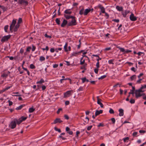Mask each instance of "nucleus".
Masks as SVG:
<instances>
[{
    "label": "nucleus",
    "instance_id": "54",
    "mask_svg": "<svg viewBox=\"0 0 146 146\" xmlns=\"http://www.w3.org/2000/svg\"><path fill=\"white\" fill-rule=\"evenodd\" d=\"M44 36L46 37H47V38H51V36H49V35H48L47 34H45V35H44Z\"/></svg>",
    "mask_w": 146,
    "mask_h": 146
},
{
    "label": "nucleus",
    "instance_id": "50",
    "mask_svg": "<svg viewBox=\"0 0 146 146\" xmlns=\"http://www.w3.org/2000/svg\"><path fill=\"white\" fill-rule=\"evenodd\" d=\"M132 51L131 50H125V54L128 53H129L131 52Z\"/></svg>",
    "mask_w": 146,
    "mask_h": 146
},
{
    "label": "nucleus",
    "instance_id": "63",
    "mask_svg": "<svg viewBox=\"0 0 146 146\" xmlns=\"http://www.w3.org/2000/svg\"><path fill=\"white\" fill-rule=\"evenodd\" d=\"M142 80V79H139V80L137 81V83L138 84H140L141 83V81Z\"/></svg>",
    "mask_w": 146,
    "mask_h": 146
},
{
    "label": "nucleus",
    "instance_id": "29",
    "mask_svg": "<svg viewBox=\"0 0 146 146\" xmlns=\"http://www.w3.org/2000/svg\"><path fill=\"white\" fill-rule=\"evenodd\" d=\"M65 80H67V82L69 83L70 84H71V79L69 78H64V81Z\"/></svg>",
    "mask_w": 146,
    "mask_h": 146
},
{
    "label": "nucleus",
    "instance_id": "51",
    "mask_svg": "<svg viewBox=\"0 0 146 146\" xmlns=\"http://www.w3.org/2000/svg\"><path fill=\"white\" fill-rule=\"evenodd\" d=\"M111 121H112V123L113 124H114L115 123V119L114 118H111Z\"/></svg>",
    "mask_w": 146,
    "mask_h": 146
},
{
    "label": "nucleus",
    "instance_id": "26",
    "mask_svg": "<svg viewBox=\"0 0 146 146\" xmlns=\"http://www.w3.org/2000/svg\"><path fill=\"white\" fill-rule=\"evenodd\" d=\"M84 8H82L80 11L79 12V14L82 15L83 14H84Z\"/></svg>",
    "mask_w": 146,
    "mask_h": 146
},
{
    "label": "nucleus",
    "instance_id": "1",
    "mask_svg": "<svg viewBox=\"0 0 146 146\" xmlns=\"http://www.w3.org/2000/svg\"><path fill=\"white\" fill-rule=\"evenodd\" d=\"M22 22V18H19L17 24L14 27L16 23V20L13 19L12 22V24L11 25L10 27V30L11 32H13V29L14 32H16L17 31L18 28L20 26V24Z\"/></svg>",
    "mask_w": 146,
    "mask_h": 146
},
{
    "label": "nucleus",
    "instance_id": "19",
    "mask_svg": "<svg viewBox=\"0 0 146 146\" xmlns=\"http://www.w3.org/2000/svg\"><path fill=\"white\" fill-rule=\"evenodd\" d=\"M64 17H65L66 19H72V18H73L74 16L64 15Z\"/></svg>",
    "mask_w": 146,
    "mask_h": 146
},
{
    "label": "nucleus",
    "instance_id": "8",
    "mask_svg": "<svg viewBox=\"0 0 146 146\" xmlns=\"http://www.w3.org/2000/svg\"><path fill=\"white\" fill-rule=\"evenodd\" d=\"M137 17H135L133 13H131L129 19L132 21H135L137 20Z\"/></svg>",
    "mask_w": 146,
    "mask_h": 146
},
{
    "label": "nucleus",
    "instance_id": "47",
    "mask_svg": "<svg viewBox=\"0 0 146 146\" xmlns=\"http://www.w3.org/2000/svg\"><path fill=\"white\" fill-rule=\"evenodd\" d=\"M137 132H133V136L135 137H137Z\"/></svg>",
    "mask_w": 146,
    "mask_h": 146
},
{
    "label": "nucleus",
    "instance_id": "33",
    "mask_svg": "<svg viewBox=\"0 0 146 146\" xmlns=\"http://www.w3.org/2000/svg\"><path fill=\"white\" fill-rule=\"evenodd\" d=\"M68 45L67 43H66L64 45V51L67 52Z\"/></svg>",
    "mask_w": 146,
    "mask_h": 146
},
{
    "label": "nucleus",
    "instance_id": "27",
    "mask_svg": "<svg viewBox=\"0 0 146 146\" xmlns=\"http://www.w3.org/2000/svg\"><path fill=\"white\" fill-rule=\"evenodd\" d=\"M82 80V82L83 83H84L86 81L87 82H89V81L86 78H83L81 79Z\"/></svg>",
    "mask_w": 146,
    "mask_h": 146
},
{
    "label": "nucleus",
    "instance_id": "28",
    "mask_svg": "<svg viewBox=\"0 0 146 146\" xmlns=\"http://www.w3.org/2000/svg\"><path fill=\"white\" fill-rule=\"evenodd\" d=\"M35 110V109L33 108H31L29 109V112L30 113H32Z\"/></svg>",
    "mask_w": 146,
    "mask_h": 146
},
{
    "label": "nucleus",
    "instance_id": "48",
    "mask_svg": "<svg viewBox=\"0 0 146 146\" xmlns=\"http://www.w3.org/2000/svg\"><path fill=\"white\" fill-rule=\"evenodd\" d=\"M30 68L31 69H34L35 68V66L33 64H31L30 65Z\"/></svg>",
    "mask_w": 146,
    "mask_h": 146
},
{
    "label": "nucleus",
    "instance_id": "35",
    "mask_svg": "<svg viewBox=\"0 0 146 146\" xmlns=\"http://www.w3.org/2000/svg\"><path fill=\"white\" fill-rule=\"evenodd\" d=\"M27 117H24L23 116H22L20 118L21 119V120L22 121H23L27 119Z\"/></svg>",
    "mask_w": 146,
    "mask_h": 146
},
{
    "label": "nucleus",
    "instance_id": "23",
    "mask_svg": "<svg viewBox=\"0 0 146 146\" xmlns=\"http://www.w3.org/2000/svg\"><path fill=\"white\" fill-rule=\"evenodd\" d=\"M64 13L70 14L72 13V11H70V9L66 10L64 11Z\"/></svg>",
    "mask_w": 146,
    "mask_h": 146
},
{
    "label": "nucleus",
    "instance_id": "37",
    "mask_svg": "<svg viewBox=\"0 0 146 146\" xmlns=\"http://www.w3.org/2000/svg\"><path fill=\"white\" fill-rule=\"evenodd\" d=\"M129 139V137H127L123 138V140L124 142H127V141Z\"/></svg>",
    "mask_w": 146,
    "mask_h": 146
},
{
    "label": "nucleus",
    "instance_id": "2",
    "mask_svg": "<svg viewBox=\"0 0 146 146\" xmlns=\"http://www.w3.org/2000/svg\"><path fill=\"white\" fill-rule=\"evenodd\" d=\"M71 21H69L67 24L68 26H75L77 25L76 17L74 16V17L72 18Z\"/></svg>",
    "mask_w": 146,
    "mask_h": 146
},
{
    "label": "nucleus",
    "instance_id": "52",
    "mask_svg": "<svg viewBox=\"0 0 146 146\" xmlns=\"http://www.w3.org/2000/svg\"><path fill=\"white\" fill-rule=\"evenodd\" d=\"M8 25H6L4 27V30L6 32H7V30L8 29Z\"/></svg>",
    "mask_w": 146,
    "mask_h": 146
},
{
    "label": "nucleus",
    "instance_id": "21",
    "mask_svg": "<svg viewBox=\"0 0 146 146\" xmlns=\"http://www.w3.org/2000/svg\"><path fill=\"white\" fill-rule=\"evenodd\" d=\"M25 106V104H23L22 105H20V106L17 107L16 108V109L17 110H21L22 108H23V107Z\"/></svg>",
    "mask_w": 146,
    "mask_h": 146
},
{
    "label": "nucleus",
    "instance_id": "43",
    "mask_svg": "<svg viewBox=\"0 0 146 146\" xmlns=\"http://www.w3.org/2000/svg\"><path fill=\"white\" fill-rule=\"evenodd\" d=\"M31 49V46H28L27 48L26 49V51L27 52H29L30 51V50Z\"/></svg>",
    "mask_w": 146,
    "mask_h": 146
},
{
    "label": "nucleus",
    "instance_id": "11",
    "mask_svg": "<svg viewBox=\"0 0 146 146\" xmlns=\"http://www.w3.org/2000/svg\"><path fill=\"white\" fill-rule=\"evenodd\" d=\"M63 122V121L61 120L59 118H56L54 121L53 123L56 124L57 123H60Z\"/></svg>",
    "mask_w": 146,
    "mask_h": 146
},
{
    "label": "nucleus",
    "instance_id": "39",
    "mask_svg": "<svg viewBox=\"0 0 146 146\" xmlns=\"http://www.w3.org/2000/svg\"><path fill=\"white\" fill-rule=\"evenodd\" d=\"M1 8L3 10V11H7V8L5 7L4 6H3L1 7Z\"/></svg>",
    "mask_w": 146,
    "mask_h": 146
},
{
    "label": "nucleus",
    "instance_id": "53",
    "mask_svg": "<svg viewBox=\"0 0 146 146\" xmlns=\"http://www.w3.org/2000/svg\"><path fill=\"white\" fill-rule=\"evenodd\" d=\"M62 110V109L61 108L59 109L57 111V114H59L60 113V111Z\"/></svg>",
    "mask_w": 146,
    "mask_h": 146
},
{
    "label": "nucleus",
    "instance_id": "22",
    "mask_svg": "<svg viewBox=\"0 0 146 146\" xmlns=\"http://www.w3.org/2000/svg\"><path fill=\"white\" fill-rule=\"evenodd\" d=\"M118 48L120 50V52H123V53L125 54V50L124 49V48L120 47H118Z\"/></svg>",
    "mask_w": 146,
    "mask_h": 146
},
{
    "label": "nucleus",
    "instance_id": "12",
    "mask_svg": "<svg viewBox=\"0 0 146 146\" xmlns=\"http://www.w3.org/2000/svg\"><path fill=\"white\" fill-rule=\"evenodd\" d=\"M97 103L98 104L100 105V106L101 108H103V104L101 102V99H98V96L97 97Z\"/></svg>",
    "mask_w": 146,
    "mask_h": 146
},
{
    "label": "nucleus",
    "instance_id": "20",
    "mask_svg": "<svg viewBox=\"0 0 146 146\" xmlns=\"http://www.w3.org/2000/svg\"><path fill=\"white\" fill-rule=\"evenodd\" d=\"M15 121H16V122L17 124H19L21 123L22 121H21V120L20 119V118L19 119H14Z\"/></svg>",
    "mask_w": 146,
    "mask_h": 146
},
{
    "label": "nucleus",
    "instance_id": "14",
    "mask_svg": "<svg viewBox=\"0 0 146 146\" xmlns=\"http://www.w3.org/2000/svg\"><path fill=\"white\" fill-rule=\"evenodd\" d=\"M103 112V110H100L99 111L98 110H96L95 113V116H97V115H99L100 114H101Z\"/></svg>",
    "mask_w": 146,
    "mask_h": 146
},
{
    "label": "nucleus",
    "instance_id": "16",
    "mask_svg": "<svg viewBox=\"0 0 146 146\" xmlns=\"http://www.w3.org/2000/svg\"><path fill=\"white\" fill-rule=\"evenodd\" d=\"M91 10V9L89 8L86 9L84 13V15H87L90 11Z\"/></svg>",
    "mask_w": 146,
    "mask_h": 146
},
{
    "label": "nucleus",
    "instance_id": "30",
    "mask_svg": "<svg viewBox=\"0 0 146 146\" xmlns=\"http://www.w3.org/2000/svg\"><path fill=\"white\" fill-rule=\"evenodd\" d=\"M142 89H141V87L138 90H136L135 91L140 93L141 92H143L144 91L142 90Z\"/></svg>",
    "mask_w": 146,
    "mask_h": 146
},
{
    "label": "nucleus",
    "instance_id": "6",
    "mask_svg": "<svg viewBox=\"0 0 146 146\" xmlns=\"http://www.w3.org/2000/svg\"><path fill=\"white\" fill-rule=\"evenodd\" d=\"M16 121H15V119L14 120L12 121L9 125V126L11 128L14 129L16 127Z\"/></svg>",
    "mask_w": 146,
    "mask_h": 146
},
{
    "label": "nucleus",
    "instance_id": "64",
    "mask_svg": "<svg viewBox=\"0 0 146 146\" xmlns=\"http://www.w3.org/2000/svg\"><path fill=\"white\" fill-rule=\"evenodd\" d=\"M8 76V75L6 74H4L2 75L1 76L3 77H6Z\"/></svg>",
    "mask_w": 146,
    "mask_h": 146
},
{
    "label": "nucleus",
    "instance_id": "3",
    "mask_svg": "<svg viewBox=\"0 0 146 146\" xmlns=\"http://www.w3.org/2000/svg\"><path fill=\"white\" fill-rule=\"evenodd\" d=\"M74 92L73 90H69L64 93V98H68L72 95Z\"/></svg>",
    "mask_w": 146,
    "mask_h": 146
},
{
    "label": "nucleus",
    "instance_id": "44",
    "mask_svg": "<svg viewBox=\"0 0 146 146\" xmlns=\"http://www.w3.org/2000/svg\"><path fill=\"white\" fill-rule=\"evenodd\" d=\"M104 124L102 123H100L98 125H97L98 127H104Z\"/></svg>",
    "mask_w": 146,
    "mask_h": 146
},
{
    "label": "nucleus",
    "instance_id": "25",
    "mask_svg": "<svg viewBox=\"0 0 146 146\" xmlns=\"http://www.w3.org/2000/svg\"><path fill=\"white\" fill-rule=\"evenodd\" d=\"M44 82V80L43 79L41 78L40 81L37 82H36V83L37 84H41L43 83Z\"/></svg>",
    "mask_w": 146,
    "mask_h": 146
},
{
    "label": "nucleus",
    "instance_id": "38",
    "mask_svg": "<svg viewBox=\"0 0 146 146\" xmlns=\"http://www.w3.org/2000/svg\"><path fill=\"white\" fill-rule=\"evenodd\" d=\"M135 101L134 99H131L129 102L131 104H133L135 103Z\"/></svg>",
    "mask_w": 146,
    "mask_h": 146
},
{
    "label": "nucleus",
    "instance_id": "34",
    "mask_svg": "<svg viewBox=\"0 0 146 146\" xmlns=\"http://www.w3.org/2000/svg\"><path fill=\"white\" fill-rule=\"evenodd\" d=\"M45 60V58L43 56H41L40 57L39 60L40 61L44 60Z\"/></svg>",
    "mask_w": 146,
    "mask_h": 146
},
{
    "label": "nucleus",
    "instance_id": "7",
    "mask_svg": "<svg viewBox=\"0 0 146 146\" xmlns=\"http://www.w3.org/2000/svg\"><path fill=\"white\" fill-rule=\"evenodd\" d=\"M18 3L21 4H23L25 6L27 5L28 4V2L25 0H19Z\"/></svg>",
    "mask_w": 146,
    "mask_h": 146
},
{
    "label": "nucleus",
    "instance_id": "60",
    "mask_svg": "<svg viewBox=\"0 0 146 146\" xmlns=\"http://www.w3.org/2000/svg\"><path fill=\"white\" fill-rule=\"evenodd\" d=\"M64 118L67 120H68L69 119V117L67 115H64Z\"/></svg>",
    "mask_w": 146,
    "mask_h": 146
},
{
    "label": "nucleus",
    "instance_id": "24",
    "mask_svg": "<svg viewBox=\"0 0 146 146\" xmlns=\"http://www.w3.org/2000/svg\"><path fill=\"white\" fill-rule=\"evenodd\" d=\"M131 79V80H135L136 78V76L135 75H133L130 77Z\"/></svg>",
    "mask_w": 146,
    "mask_h": 146
},
{
    "label": "nucleus",
    "instance_id": "42",
    "mask_svg": "<svg viewBox=\"0 0 146 146\" xmlns=\"http://www.w3.org/2000/svg\"><path fill=\"white\" fill-rule=\"evenodd\" d=\"M109 112L111 114H113L114 113V111L112 109L110 108Z\"/></svg>",
    "mask_w": 146,
    "mask_h": 146
},
{
    "label": "nucleus",
    "instance_id": "62",
    "mask_svg": "<svg viewBox=\"0 0 146 146\" xmlns=\"http://www.w3.org/2000/svg\"><path fill=\"white\" fill-rule=\"evenodd\" d=\"M66 105H67L70 104V101H66L65 102Z\"/></svg>",
    "mask_w": 146,
    "mask_h": 146
},
{
    "label": "nucleus",
    "instance_id": "4",
    "mask_svg": "<svg viewBox=\"0 0 146 146\" xmlns=\"http://www.w3.org/2000/svg\"><path fill=\"white\" fill-rule=\"evenodd\" d=\"M11 36L10 35L4 36L1 38V42H3L6 41H7L10 38Z\"/></svg>",
    "mask_w": 146,
    "mask_h": 146
},
{
    "label": "nucleus",
    "instance_id": "18",
    "mask_svg": "<svg viewBox=\"0 0 146 146\" xmlns=\"http://www.w3.org/2000/svg\"><path fill=\"white\" fill-rule=\"evenodd\" d=\"M116 9L119 11H122L123 10V8L122 7H120L119 6H117Z\"/></svg>",
    "mask_w": 146,
    "mask_h": 146
},
{
    "label": "nucleus",
    "instance_id": "15",
    "mask_svg": "<svg viewBox=\"0 0 146 146\" xmlns=\"http://www.w3.org/2000/svg\"><path fill=\"white\" fill-rule=\"evenodd\" d=\"M130 11H129L125 10L124 11L122 12V15L124 17H126L127 14L129 13Z\"/></svg>",
    "mask_w": 146,
    "mask_h": 146
},
{
    "label": "nucleus",
    "instance_id": "59",
    "mask_svg": "<svg viewBox=\"0 0 146 146\" xmlns=\"http://www.w3.org/2000/svg\"><path fill=\"white\" fill-rule=\"evenodd\" d=\"M146 88V84L144 85H142L141 87V89H143Z\"/></svg>",
    "mask_w": 146,
    "mask_h": 146
},
{
    "label": "nucleus",
    "instance_id": "10",
    "mask_svg": "<svg viewBox=\"0 0 146 146\" xmlns=\"http://www.w3.org/2000/svg\"><path fill=\"white\" fill-rule=\"evenodd\" d=\"M66 131L67 133H68L70 135H72L73 134V132L72 131L70 130V128L68 127H67L66 128Z\"/></svg>",
    "mask_w": 146,
    "mask_h": 146
},
{
    "label": "nucleus",
    "instance_id": "49",
    "mask_svg": "<svg viewBox=\"0 0 146 146\" xmlns=\"http://www.w3.org/2000/svg\"><path fill=\"white\" fill-rule=\"evenodd\" d=\"M83 90V88L82 86H80L78 90V91H81Z\"/></svg>",
    "mask_w": 146,
    "mask_h": 146
},
{
    "label": "nucleus",
    "instance_id": "55",
    "mask_svg": "<svg viewBox=\"0 0 146 146\" xmlns=\"http://www.w3.org/2000/svg\"><path fill=\"white\" fill-rule=\"evenodd\" d=\"M92 125H90V126H88L87 128V130L88 131H89V130H90L91 129H92Z\"/></svg>",
    "mask_w": 146,
    "mask_h": 146
},
{
    "label": "nucleus",
    "instance_id": "13",
    "mask_svg": "<svg viewBox=\"0 0 146 146\" xmlns=\"http://www.w3.org/2000/svg\"><path fill=\"white\" fill-rule=\"evenodd\" d=\"M119 115L120 116H122L123 115H124V111L122 109H119Z\"/></svg>",
    "mask_w": 146,
    "mask_h": 146
},
{
    "label": "nucleus",
    "instance_id": "45",
    "mask_svg": "<svg viewBox=\"0 0 146 146\" xmlns=\"http://www.w3.org/2000/svg\"><path fill=\"white\" fill-rule=\"evenodd\" d=\"M79 45H78V46H77V48L78 49H79L80 47L81 44V40L80 39L79 40Z\"/></svg>",
    "mask_w": 146,
    "mask_h": 146
},
{
    "label": "nucleus",
    "instance_id": "36",
    "mask_svg": "<svg viewBox=\"0 0 146 146\" xmlns=\"http://www.w3.org/2000/svg\"><path fill=\"white\" fill-rule=\"evenodd\" d=\"M113 61H114L113 60H109L108 61V63L110 64H114V63H113Z\"/></svg>",
    "mask_w": 146,
    "mask_h": 146
},
{
    "label": "nucleus",
    "instance_id": "58",
    "mask_svg": "<svg viewBox=\"0 0 146 146\" xmlns=\"http://www.w3.org/2000/svg\"><path fill=\"white\" fill-rule=\"evenodd\" d=\"M98 69L96 68H95L94 70V71L95 73L97 74L98 73Z\"/></svg>",
    "mask_w": 146,
    "mask_h": 146
},
{
    "label": "nucleus",
    "instance_id": "5",
    "mask_svg": "<svg viewBox=\"0 0 146 146\" xmlns=\"http://www.w3.org/2000/svg\"><path fill=\"white\" fill-rule=\"evenodd\" d=\"M83 50H82L78 52H72L70 54V57H72L74 56H76L78 55L80 53L82 52Z\"/></svg>",
    "mask_w": 146,
    "mask_h": 146
},
{
    "label": "nucleus",
    "instance_id": "40",
    "mask_svg": "<svg viewBox=\"0 0 146 146\" xmlns=\"http://www.w3.org/2000/svg\"><path fill=\"white\" fill-rule=\"evenodd\" d=\"M54 129L55 131H57L59 133L61 132V130L60 129H58L56 127H54Z\"/></svg>",
    "mask_w": 146,
    "mask_h": 146
},
{
    "label": "nucleus",
    "instance_id": "9",
    "mask_svg": "<svg viewBox=\"0 0 146 146\" xmlns=\"http://www.w3.org/2000/svg\"><path fill=\"white\" fill-rule=\"evenodd\" d=\"M98 7L100 9L101 12L103 13H105V8L102 6L101 4H99L98 6Z\"/></svg>",
    "mask_w": 146,
    "mask_h": 146
},
{
    "label": "nucleus",
    "instance_id": "61",
    "mask_svg": "<svg viewBox=\"0 0 146 146\" xmlns=\"http://www.w3.org/2000/svg\"><path fill=\"white\" fill-rule=\"evenodd\" d=\"M11 87V86H9V87H7L6 88H5L4 89V90H3V91H6V90H8V89H9Z\"/></svg>",
    "mask_w": 146,
    "mask_h": 146
},
{
    "label": "nucleus",
    "instance_id": "32",
    "mask_svg": "<svg viewBox=\"0 0 146 146\" xmlns=\"http://www.w3.org/2000/svg\"><path fill=\"white\" fill-rule=\"evenodd\" d=\"M106 76H107L106 75H104L101 76L98 79L99 80L103 79L105 78L106 77Z\"/></svg>",
    "mask_w": 146,
    "mask_h": 146
},
{
    "label": "nucleus",
    "instance_id": "31",
    "mask_svg": "<svg viewBox=\"0 0 146 146\" xmlns=\"http://www.w3.org/2000/svg\"><path fill=\"white\" fill-rule=\"evenodd\" d=\"M97 60V62L96 63V68H99L100 67L99 62V60Z\"/></svg>",
    "mask_w": 146,
    "mask_h": 146
},
{
    "label": "nucleus",
    "instance_id": "57",
    "mask_svg": "<svg viewBox=\"0 0 146 146\" xmlns=\"http://www.w3.org/2000/svg\"><path fill=\"white\" fill-rule=\"evenodd\" d=\"M112 21L118 23L119 21V19H114L112 20Z\"/></svg>",
    "mask_w": 146,
    "mask_h": 146
},
{
    "label": "nucleus",
    "instance_id": "56",
    "mask_svg": "<svg viewBox=\"0 0 146 146\" xmlns=\"http://www.w3.org/2000/svg\"><path fill=\"white\" fill-rule=\"evenodd\" d=\"M32 51H34L36 49V47L34 46L33 45H32Z\"/></svg>",
    "mask_w": 146,
    "mask_h": 146
},
{
    "label": "nucleus",
    "instance_id": "46",
    "mask_svg": "<svg viewBox=\"0 0 146 146\" xmlns=\"http://www.w3.org/2000/svg\"><path fill=\"white\" fill-rule=\"evenodd\" d=\"M139 133L141 134H144L146 132V131L143 130H140L139 131Z\"/></svg>",
    "mask_w": 146,
    "mask_h": 146
},
{
    "label": "nucleus",
    "instance_id": "17",
    "mask_svg": "<svg viewBox=\"0 0 146 146\" xmlns=\"http://www.w3.org/2000/svg\"><path fill=\"white\" fill-rule=\"evenodd\" d=\"M135 96L137 98H138L139 97H141L142 96V94L139 92H137L136 91L135 92Z\"/></svg>",
    "mask_w": 146,
    "mask_h": 146
},
{
    "label": "nucleus",
    "instance_id": "41",
    "mask_svg": "<svg viewBox=\"0 0 146 146\" xmlns=\"http://www.w3.org/2000/svg\"><path fill=\"white\" fill-rule=\"evenodd\" d=\"M55 21L56 22V23L58 25H59L60 23V20H59V19H58V18H56V20H55Z\"/></svg>",
    "mask_w": 146,
    "mask_h": 146
}]
</instances>
